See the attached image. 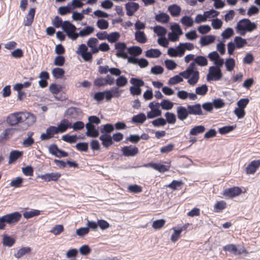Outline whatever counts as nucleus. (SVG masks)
Listing matches in <instances>:
<instances>
[{"instance_id":"38","label":"nucleus","mask_w":260,"mask_h":260,"mask_svg":"<svg viewBox=\"0 0 260 260\" xmlns=\"http://www.w3.org/2000/svg\"><path fill=\"white\" fill-rule=\"evenodd\" d=\"M173 103L167 100H163L159 104V106H161V108L166 110H171L173 108Z\"/></svg>"},{"instance_id":"37","label":"nucleus","mask_w":260,"mask_h":260,"mask_svg":"<svg viewBox=\"0 0 260 260\" xmlns=\"http://www.w3.org/2000/svg\"><path fill=\"white\" fill-rule=\"evenodd\" d=\"M205 130V128L203 125H198L191 128L189 132L190 135L196 136L199 134L203 133Z\"/></svg>"},{"instance_id":"40","label":"nucleus","mask_w":260,"mask_h":260,"mask_svg":"<svg viewBox=\"0 0 260 260\" xmlns=\"http://www.w3.org/2000/svg\"><path fill=\"white\" fill-rule=\"evenodd\" d=\"M182 77V76L180 75V74L178 75L174 76V77L170 78L168 84L170 85H173L181 82L183 81V78Z\"/></svg>"},{"instance_id":"48","label":"nucleus","mask_w":260,"mask_h":260,"mask_svg":"<svg viewBox=\"0 0 260 260\" xmlns=\"http://www.w3.org/2000/svg\"><path fill=\"white\" fill-rule=\"evenodd\" d=\"M165 117L166 118V122H167L170 124H174L176 121V116L173 113L169 112L166 113Z\"/></svg>"},{"instance_id":"30","label":"nucleus","mask_w":260,"mask_h":260,"mask_svg":"<svg viewBox=\"0 0 260 260\" xmlns=\"http://www.w3.org/2000/svg\"><path fill=\"white\" fill-rule=\"evenodd\" d=\"M136 40L141 44L145 43L147 41V38L144 31H137L135 34Z\"/></svg>"},{"instance_id":"5","label":"nucleus","mask_w":260,"mask_h":260,"mask_svg":"<svg viewBox=\"0 0 260 260\" xmlns=\"http://www.w3.org/2000/svg\"><path fill=\"white\" fill-rule=\"evenodd\" d=\"M62 29L67 34L68 37L73 40L78 38L77 33L75 32L76 27L69 21H64L63 23Z\"/></svg>"},{"instance_id":"64","label":"nucleus","mask_w":260,"mask_h":260,"mask_svg":"<svg viewBox=\"0 0 260 260\" xmlns=\"http://www.w3.org/2000/svg\"><path fill=\"white\" fill-rule=\"evenodd\" d=\"M152 123L154 126L159 127L165 125L166 124V121L163 118H159L152 121Z\"/></svg>"},{"instance_id":"57","label":"nucleus","mask_w":260,"mask_h":260,"mask_svg":"<svg viewBox=\"0 0 260 260\" xmlns=\"http://www.w3.org/2000/svg\"><path fill=\"white\" fill-rule=\"evenodd\" d=\"M120 37V35L117 32H113L110 34H108L107 40L110 43H114L117 41Z\"/></svg>"},{"instance_id":"7","label":"nucleus","mask_w":260,"mask_h":260,"mask_svg":"<svg viewBox=\"0 0 260 260\" xmlns=\"http://www.w3.org/2000/svg\"><path fill=\"white\" fill-rule=\"evenodd\" d=\"M223 249L225 251H230L234 254H240L246 252L245 249L243 246L238 245L237 247L235 245L232 244L224 246Z\"/></svg>"},{"instance_id":"35","label":"nucleus","mask_w":260,"mask_h":260,"mask_svg":"<svg viewBox=\"0 0 260 260\" xmlns=\"http://www.w3.org/2000/svg\"><path fill=\"white\" fill-rule=\"evenodd\" d=\"M94 28L93 27L87 26L81 30H80L79 34H77L78 37H84L88 36L90 34L92 33L94 31Z\"/></svg>"},{"instance_id":"16","label":"nucleus","mask_w":260,"mask_h":260,"mask_svg":"<svg viewBox=\"0 0 260 260\" xmlns=\"http://www.w3.org/2000/svg\"><path fill=\"white\" fill-rule=\"evenodd\" d=\"M144 166L145 167H151L155 170L158 171L159 172L161 173H164L166 171H168L170 167V165H164L152 162L145 164L144 165Z\"/></svg>"},{"instance_id":"52","label":"nucleus","mask_w":260,"mask_h":260,"mask_svg":"<svg viewBox=\"0 0 260 260\" xmlns=\"http://www.w3.org/2000/svg\"><path fill=\"white\" fill-rule=\"evenodd\" d=\"M40 211L38 210H32L23 213V215L25 218H30L40 214Z\"/></svg>"},{"instance_id":"46","label":"nucleus","mask_w":260,"mask_h":260,"mask_svg":"<svg viewBox=\"0 0 260 260\" xmlns=\"http://www.w3.org/2000/svg\"><path fill=\"white\" fill-rule=\"evenodd\" d=\"M196 63H197L198 65L200 66H205L208 64V61L207 58L203 56H197L195 59L194 62Z\"/></svg>"},{"instance_id":"14","label":"nucleus","mask_w":260,"mask_h":260,"mask_svg":"<svg viewBox=\"0 0 260 260\" xmlns=\"http://www.w3.org/2000/svg\"><path fill=\"white\" fill-rule=\"evenodd\" d=\"M86 128V135L89 137L96 138L99 136V132L96 129L94 124L86 123L85 124Z\"/></svg>"},{"instance_id":"9","label":"nucleus","mask_w":260,"mask_h":260,"mask_svg":"<svg viewBox=\"0 0 260 260\" xmlns=\"http://www.w3.org/2000/svg\"><path fill=\"white\" fill-rule=\"evenodd\" d=\"M48 149L50 153L59 158L66 157L68 155L67 152L59 149L57 146L55 144L51 145L49 147Z\"/></svg>"},{"instance_id":"44","label":"nucleus","mask_w":260,"mask_h":260,"mask_svg":"<svg viewBox=\"0 0 260 260\" xmlns=\"http://www.w3.org/2000/svg\"><path fill=\"white\" fill-rule=\"evenodd\" d=\"M234 42L236 44V47L238 48H242L245 45L247 44L246 40L240 37H236L234 39Z\"/></svg>"},{"instance_id":"36","label":"nucleus","mask_w":260,"mask_h":260,"mask_svg":"<svg viewBox=\"0 0 260 260\" xmlns=\"http://www.w3.org/2000/svg\"><path fill=\"white\" fill-rule=\"evenodd\" d=\"M146 117L145 115L142 113L134 116L132 118V121L135 123L142 124L146 120Z\"/></svg>"},{"instance_id":"41","label":"nucleus","mask_w":260,"mask_h":260,"mask_svg":"<svg viewBox=\"0 0 260 260\" xmlns=\"http://www.w3.org/2000/svg\"><path fill=\"white\" fill-rule=\"evenodd\" d=\"M127 79L124 76H120L116 80V86L118 87H123L127 84Z\"/></svg>"},{"instance_id":"2","label":"nucleus","mask_w":260,"mask_h":260,"mask_svg":"<svg viewBox=\"0 0 260 260\" xmlns=\"http://www.w3.org/2000/svg\"><path fill=\"white\" fill-rule=\"evenodd\" d=\"M194 66L195 63L191 62L185 71L180 73V75L185 79H188V83L191 85L196 84L199 79V73L194 70Z\"/></svg>"},{"instance_id":"17","label":"nucleus","mask_w":260,"mask_h":260,"mask_svg":"<svg viewBox=\"0 0 260 260\" xmlns=\"http://www.w3.org/2000/svg\"><path fill=\"white\" fill-rule=\"evenodd\" d=\"M61 176L59 173H46L44 175L39 176V177L45 181H57Z\"/></svg>"},{"instance_id":"3","label":"nucleus","mask_w":260,"mask_h":260,"mask_svg":"<svg viewBox=\"0 0 260 260\" xmlns=\"http://www.w3.org/2000/svg\"><path fill=\"white\" fill-rule=\"evenodd\" d=\"M129 82L133 85L129 87L131 94L133 95L141 94L142 89L140 87L144 86V82L142 79L137 78H132Z\"/></svg>"},{"instance_id":"32","label":"nucleus","mask_w":260,"mask_h":260,"mask_svg":"<svg viewBox=\"0 0 260 260\" xmlns=\"http://www.w3.org/2000/svg\"><path fill=\"white\" fill-rule=\"evenodd\" d=\"M114 130V127L113 124L107 123L105 125H102L100 128V132L104 134H109Z\"/></svg>"},{"instance_id":"47","label":"nucleus","mask_w":260,"mask_h":260,"mask_svg":"<svg viewBox=\"0 0 260 260\" xmlns=\"http://www.w3.org/2000/svg\"><path fill=\"white\" fill-rule=\"evenodd\" d=\"M154 32L160 37L165 36L167 33V29L161 26H156L153 28Z\"/></svg>"},{"instance_id":"19","label":"nucleus","mask_w":260,"mask_h":260,"mask_svg":"<svg viewBox=\"0 0 260 260\" xmlns=\"http://www.w3.org/2000/svg\"><path fill=\"white\" fill-rule=\"evenodd\" d=\"M177 114L178 118L182 121L186 119L189 115L187 108L182 106L177 107Z\"/></svg>"},{"instance_id":"60","label":"nucleus","mask_w":260,"mask_h":260,"mask_svg":"<svg viewBox=\"0 0 260 260\" xmlns=\"http://www.w3.org/2000/svg\"><path fill=\"white\" fill-rule=\"evenodd\" d=\"M98 27L101 29H107L109 26V23L105 19H100L96 22Z\"/></svg>"},{"instance_id":"13","label":"nucleus","mask_w":260,"mask_h":260,"mask_svg":"<svg viewBox=\"0 0 260 260\" xmlns=\"http://www.w3.org/2000/svg\"><path fill=\"white\" fill-rule=\"evenodd\" d=\"M242 192L241 189L239 187H234L226 189L223 195L228 198H232L239 196Z\"/></svg>"},{"instance_id":"59","label":"nucleus","mask_w":260,"mask_h":260,"mask_svg":"<svg viewBox=\"0 0 260 260\" xmlns=\"http://www.w3.org/2000/svg\"><path fill=\"white\" fill-rule=\"evenodd\" d=\"M63 231V226L61 224L56 225L51 230L50 233L55 235H59Z\"/></svg>"},{"instance_id":"24","label":"nucleus","mask_w":260,"mask_h":260,"mask_svg":"<svg viewBox=\"0 0 260 260\" xmlns=\"http://www.w3.org/2000/svg\"><path fill=\"white\" fill-rule=\"evenodd\" d=\"M215 40V36L212 35H208L202 37L200 39V42L202 46H205L213 43Z\"/></svg>"},{"instance_id":"39","label":"nucleus","mask_w":260,"mask_h":260,"mask_svg":"<svg viewBox=\"0 0 260 260\" xmlns=\"http://www.w3.org/2000/svg\"><path fill=\"white\" fill-rule=\"evenodd\" d=\"M128 53L135 56L140 55L142 52V49L138 46H133L127 49Z\"/></svg>"},{"instance_id":"18","label":"nucleus","mask_w":260,"mask_h":260,"mask_svg":"<svg viewBox=\"0 0 260 260\" xmlns=\"http://www.w3.org/2000/svg\"><path fill=\"white\" fill-rule=\"evenodd\" d=\"M187 108L189 115H203L201 106L200 104H197L193 105H187Z\"/></svg>"},{"instance_id":"22","label":"nucleus","mask_w":260,"mask_h":260,"mask_svg":"<svg viewBox=\"0 0 260 260\" xmlns=\"http://www.w3.org/2000/svg\"><path fill=\"white\" fill-rule=\"evenodd\" d=\"M99 139L102 141L103 146L105 148H108L113 143L112 138L109 134L102 135Z\"/></svg>"},{"instance_id":"28","label":"nucleus","mask_w":260,"mask_h":260,"mask_svg":"<svg viewBox=\"0 0 260 260\" xmlns=\"http://www.w3.org/2000/svg\"><path fill=\"white\" fill-rule=\"evenodd\" d=\"M156 21L162 23H166L170 20V16L168 14L165 13H160L156 14L155 16Z\"/></svg>"},{"instance_id":"26","label":"nucleus","mask_w":260,"mask_h":260,"mask_svg":"<svg viewBox=\"0 0 260 260\" xmlns=\"http://www.w3.org/2000/svg\"><path fill=\"white\" fill-rule=\"evenodd\" d=\"M23 154L22 151L18 150L12 151L9 155V164H11L15 161L18 158L21 157Z\"/></svg>"},{"instance_id":"27","label":"nucleus","mask_w":260,"mask_h":260,"mask_svg":"<svg viewBox=\"0 0 260 260\" xmlns=\"http://www.w3.org/2000/svg\"><path fill=\"white\" fill-rule=\"evenodd\" d=\"M35 14V9L31 8L27 15L26 20H24L25 26H30L33 22Z\"/></svg>"},{"instance_id":"31","label":"nucleus","mask_w":260,"mask_h":260,"mask_svg":"<svg viewBox=\"0 0 260 260\" xmlns=\"http://www.w3.org/2000/svg\"><path fill=\"white\" fill-rule=\"evenodd\" d=\"M2 243L4 246L11 247L15 242V240L7 235H3Z\"/></svg>"},{"instance_id":"45","label":"nucleus","mask_w":260,"mask_h":260,"mask_svg":"<svg viewBox=\"0 0 260 260\" xmlns=\"http://www.w3.org/2000/svg\"><path fill=\"white\" fill-rule=\"evenodd\" d=\"M173 229L174 230V233L171 236V240L173 242H175L180 238L181 233L183 231V228H180L179 230H176L175 228Z\"/></svg>"},{"instance_id":"61","label":"nucleus","mask_w":260,"mask_h":260,"mask_svg":"<svg viewBox=\"0 0 260 260\" xmlns=\"http://www.w3.org/2000/svg\"><path fill=\"white\" fill-rule=\"evenodd\" d=\"M234 34V30L232 28L228 27L225 30H224L221 36L223 39H229Z\"/></svg>"},{"instance_id":"15","label":"nucleus","mask_w":260,"mask_h":260,"mask_svg":"<svg viewBox=\"0 0 260 260\" xmlns=\"http://www.w3.org/2000/svg\"><path fill=\"white\" fill-rule=\"evenodd\" d=\"M121 151L125 156H134L138 153V148L132 145L123 147Z\"/></svg>"},{"instance_id":"50","label":"nucleus","mask_w":260,"mask_h":260,"mask_svg":"<svg viewBox=\"0 0 260 260\" xmlns=\"http://www.w3.org/2000/svg\"><path fill=\"white\" fill-rule=\"evenodd\" d=\"M236 127V125H228L219 128V133L221 135H224L234 130Z\"/></svg>"},{"instance_id":"10","label":"nucleus","mask_w":260,"mask_h":260,"mask_svg":"<svg viewBox=\"0 0 260 260\" xmlns=\"http://www.w3.org/2000/svg\"><path fill=\"white\" fill-rule=\"evenodd\" d=\"M17 131H18V128H8L5 129L0 134V143H3L9 139L14 134L15 132Z\"/></svg>"},{"instance_id":"43","label":"nucleus","mask_w":260,"mask_h":260,"mask_svg":"<svg viewBox=\"0 0 260 260\" xmlns=\"http://www.w3.org/2000/svg\"><path fill=\"white\" fill-rule=\"evenodd\" d=\"M168 54L172 57H176L180 56L181 57L183 56L182 54H180V52L179 50L178 49V46L176 48H170L168 50Z\"/></svg>"},{"instance_id":"6","label":"nucleus","mask_w":260,"mask_h":260,"mask_svg":"<svg viewBox=\"0 0 260 260\" xmlns=\"http://www.w3.org/2000/svg\"><path fill=\"white\" fill-rule=\"evenodd\" d=\"M222 77V74L220 69L214 66L210 67L209 70L208 74L207 76V79L209 81H218Z\"/></svg>"},{"instance_id":"54","label":"nucleus","mask_w":260,"mask_h":260,"mask_svg":"<svg viewBox=\"0 0 260 260\" xmlns=\"http://www.w3.org/2000/svg\"><path fill=\"white\" fill-rule=\"evenodd\" d=\"M127 190L132 193H137L142 192V187L137 184L129 185L127 187Z\"/></svg>"},{"instance_id":"63","label":"nucleus","mask_w":260,"mask_h":260,"mask_svg":"<svg viewBox=\"0 0 260 260\" xmlns=\"http://www.w3.org/2000/svg\"><path fill=\"white\" fill-rule=\"evenodd\" d=\"M65 62V58L61 55L57 56L54 60V64L57 66H62Z\"/></svg>"},{"instance_id":"11","label":"nucleus","mask_w":260,"mask_h":260,"mask_svg":"<svg viewBox=\"0 0 260 260\" xmlns=\"http://www.w3.org/2000/svg\"><path fill=\"white\" fill-rule=\"evenodd\" d=\"M56 126H50L47 128L46 133L41 135L40 138L42 140H46L53 137L54 134H58Z\"/></svg>"},{"instance_id":"53","label":"nucleus","mask_w":260,"mask_h":260,"mask_svg":"<svg viewBox=\"0 0 260 260\" xmlns=\"http://www.w3.org/2000/svg\"><path fill=\"white\" fill-rule=\"evenodd\" d=\"M52 74L56 78H61L64 74V71L62 69L56 68L52 70Z\"/></svg>"},{"instance_id":"42","label":"nucleus","mask_w":260,"mask_h":260,"mask_svg":"<svg viewBox=\"0 0 260 260\" xmlns=\"http://www.w3.org/2000/svg\"><path fill=\"white\" fill-rule=\"evenodd\" d=\"M181 22L183 25L187 27H191L193 24L192 18L187 16H183L181 19Z\"/></svg>"},{"instance_id":"8","label":"nucleus","mask_w":260,"mask_h":260,"mask_svg":"<svg viewBox=\"0 0 260 260\" xmlns=\"http://www.w3.org/2000/svg\"><path fill=\"white\" fill-rule=\"evenodd\" d=\"M4 217L8 224H13L17 222L21 217V214L18 212H15L4 215Z\"/></svg>"},{"instance_id":"29","label":"nucleus","mask_w":260,"mask_h":260,"mask_svg":"<svg viewBox=\"0 0 260 260\" xmlns=\"http://www.w3.org/2000/svg\"><path fill=\"white\" fill-rule=\"evenodd\" d=\"M161 54V52L157 49H150L146 51L145 56L148 58H158Z\"/></svg>"},{"instance_id":"23","label":"nucleus","mask_w":260,"mask_h":260,"mask_svg":"<svg viewBox=\"0 0 260 260\" xmlns=\"http://www.w3.org/2000/svg\"><path fill=\"white\" fill-rule=\"evenodd\" d=\"M34 133L32 132H28L26 134L27 138L23 140L22 145L25 147H29L35 143V140L32 138Z\"/></svg>"},{"instance_id":"25","label":"nucleus","mask_w":260,"mask_h":260,"mask_svg":"<svg viewBox=\"0 0 260 260\" xmlns=\"http://www.w3.org/2000/svg\"><path fill=\"white\" fill-rule=\"evenodd\" d=\"M194 49V45L190 43H180L178 46V49L179 50L180 54L183 55L186 50H192Z\"/></svg>"},{"instance_id":"55","label":"nucleus","mask_w":260,"mask_h":260,"mask_svg":"<svg viewBox=\"0 0 260 260\" xmlns=\"http://www.w3.org/2000/svg\"><path fill=\"white\" fill-rule=\"evenodd\" d=\"M165 220L163 219L156 220L153 222L152 226L155 230H158L165 225Z\"/></svg>"},{"instance_id":"34","label":"nucleus","mask_w":260,"mask_h":260,"mask_svg":"<svg viewBox=\"0 0 260 260\" xmlns=\"http://www.w3.org/2000/svg\"><path fill=\"white\" fill-rule=\"evenodd\" d=\"M31 249L28 247H23L19 249L17 252L14 254V256L17 258H20L26 254L29 253Z\"/></svg>"},{"instance_id":"58","label":"nucleus","mask_w":260,"mask_h":260,"mask_svg":"<svg viewBox=\"0 0 260 260\" xmlns=\"http://www.w3.org/2000/svg\"><path fill=\"white\" fill-rule=\"evenodd\" d=\"M77 139V138L76 135L70 136L69 135H65L62 136V140L70 143H75Z\"/></svg>"},{"instance_id":"49","label":"nucleus","mask_w":260,"mask_h":260,"mask_svg":"<svg viewBox=\"0 0 260 260\" xmlns=\"http://www.w3.org/2000/svg\"><path fill=\"white\" fill-rule=\"evenodd\" d=\"M225 65L228 71H232L235 66V60L232 58H228L225 60Z\"/></svg>"},{"instance_id":"62","label":"nucleus","mask_w":260,"mask_h":260,"mask_svg":"<svg viewBox=\"0 0 260 260\" xmlns=\"http://www.w3.org/2000/svg\"><path fill=\"white\" fill-rule=\"evenodd\" d=\"M150 72L154 75L161 74L164 72V68L160 66H155L151 68Z\"/></svg>"},{"instance_id":"4","label":"nucleus","mask_w":260,"mask_h":260,"mask_svg":"<svg viewBox=\"0 0 260 260\" xmlns=\"http://www.w3.org/2000/svg\"><path fill=\"white\" fill-rule=\"evenodd\" d=\"M257 28V24L252 22L248 19H243L237 24L236 30H247V32H251Z\"/></svg>"},{"instance_id":"20","label":"nucleus","mask_w":260,"mask_h":260,"mask_svg":"<svg viewBox=\"0 0 260 260\" xmlns=\"http://www.w3.org/2000/svg\"><path fill=\"white\" fill-rule=\"evenodd\" d=\"M260 166V160L252 161L246 167V172L248 174H254Z\"/></svg>"},{"instance_id":"1","label":"nucleus","mask_w":260,"mask_h":260,"mask_svg":"<svg viewBox=\"0 0 260 260\" xmlns=\"http://www.w3.org/2000/svg\"><path fill=\"white\" fill-rule=\"evenodd\" d=\"M36 120V116L29 112H17L10 114L6 118L7 123L11 126H15L19 123L20 126L18 131H23L29 126L32 125Z\"/></svg>"},{"instance_id":"56","label":"nucleus","mask_w":260,"mask_h":260,"mask_svg":"<svg viewBox=\"0 0 260 260\" xmlns=\"http://www.w3.org/2000/svg\"><path fill=\"white\" fill-rule=\"evenodd\" d=\"M23 179L21 177H18L13 179L10 182V186L14 187H19L21 186Z\"/></svg>"},{"instance_id":"51","label":"nucleus","mask_w":260,"mask_h":260,"mask_svg":"<svg viewBox=\"0 0 260 260\" xmlns=\"http://www.w3.org/2000/svg\"><path fill=\"white\" fill-rule=\"evenodd\" d=\"M208 90V86L206 84H204L196 88V93L198 95H204L207 92Z\"/></svg>"},{"instance_id":"33","label":"nucleus","mask_w":260,"mask_h":260,"mask_svg":"<svg viewBox=\"0 0 260 260\" xmlns=\"http://www.w3.org/2000/svg\"><path fill=\"white\" fill-rule=\"evenodd\" d=\"M168 11L172 16L176 17L179 15L181 12V8L179 6L174 4L168 7Z\"/></svg>"},{"instance_id":"21","label":"nucleus","mask_w":260,"mask_h":260,"mask_svg":"<svg viewBox=\"0 0 260 260\" xmlns=\"http://www.w3.org/2000/svg\"><path fill=\"white\" fill-rule=\"evenodd\" d=\"M71 127L72 123L67 119H64L60 122V123L57 127H56V128H57L58 133H63L65 132L68 128Z\"/></svg>"},{"instance_id":"12","label":"nucleus","mask_w":260,"mask_h":260,"mask_svg":"<svg viewBox=\"0 0 260 260\" xmlns=\"http://www.w3.org/2000/svg\"><path fill=\"white\" fill-rule=\"evenodd\" d=\"M126 11V14L129 16H132L139 9V4L130 2L126 3L125 5Z\"/></svg>"}]
</instances>
